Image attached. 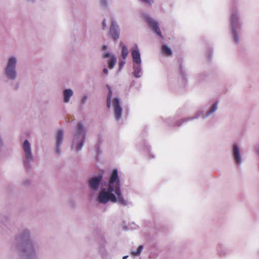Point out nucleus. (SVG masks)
I'll use <instances>...</instances> for the list:
<instances>
[{
  "label": "nucleus",
  "mask_w": 259,
  "mask_h": 259,
  "mask_svg": "<svg viewBox=\"0 0 259 259\" xmlns=\"http://www.w3.org/2000/svg\"><path fill=\"white\" fill-rule=\"evenodd\" d=\"M145 20L148 22L150 27L154 30L155 32L158 35L161 36V34L160 29L158 28V24L156 22L153 20L152 19L150 18L147 15H144L143 16Z\"/></svg>",
  "instance_id": "13"
},
{
  "label": "nucleus",
  "mask_w": 259,
  "mask_h": 259,
  "mask_svg": "<svg viewBox=\"0 0 259 259\" xmlns=\"http://www.w3.org/2000/svg\"><path fill=\"white\" fill-rule=\"evenodd\" d=\"M133 74L136 78H140L142 76L143 72L141 64H133Z\"/></svg>",
  "instance_id": "15"
},
{
  "label": "nucleus",
  "mask_w": 259,
  "mask_h": 259,
  "mask_svg": "<svg viewBox=\"0 0 259 259\" xmlns=\"http://www.w3.org/2000/svg\"><path fill=\"white\" fill-rule=\"evenodd\" d=\"M64 132L62 130H58L56 135L55 151L56 153L60 154L61 152V146L63 143Z\"/></svg>",
  "instance_id": "10"
},
{
  "label": "nucleus",
  "mask_w": 259,
  "mask_h": 259,
  "mask_svg": "<svg viewBox=\"0 0 259 259\" xmlns=\"http://www.w3.org/2000/svg\"><path fill=\"white\" fill-rule=\"evenodd\" d=\"M127 257H128V256L127 255H125V256H124L123 257V259H126Z\"/></svg>",
  "instance_id": "26"
},
{
  "label": "nucleus",
  "mask_w": 259,
  "mask_h": 259,
  "mask_svg": "<svg viewBox=\"0 0 259 259\" xmlns=\"http://www.w3.org/2000/svg\"><path fill=\"white\" fill-rule=\"evenodd\" d=\"M112 106L116 119L117 120H119L121 117L122 109L120 106L119 100L117 98H114L113 100Z\"/></svg>",
  "instance_id": "9"
},
{
  "label": "nucleus",
  "mask_w": 259,
  "mask_h": 259,
  "mask_svg": "<svg viewBox=\"0 0 259 259\" xmlns=\"http://www.w3.org/2000/svg\"><path fill=\"white\" fill-rule=\"evenodd\" d=\"M131 55L133 64H142L141 54L137 45H134L131 48Z\"/></svg>",
  "instance_id": "8"
},
{
  "label": "nucleus",
  "mask_w": 259,
  "mask_h": 259,
  "mask_svg": "<svg viewBox=\"0 0 259 259\" xmlns=\"http://www.w3.org/2000/svg\"><path fill=\"white\" fill-rule=\"evenodd\" d=\"M107 49V46H104L102 47V50L104 51L102 53V57L104 58H108L109 60L108 61V68L110 69H113L117 62V59L115 57V56L109 52L106 51Z\"/></svg>",
  "instance_id": "6"
},
{
  "label": "nucleus",
  "mask_w": 259,
  "mask_h": 259,
  "mask_svg": "<svg viewBox=\"0 0 259 259\" xmlns=\"http://www.w3.org/2000/svg\"><path fill=\"white\" fill-rule=\"evenodd\" d=\"M85 136V131L83 125L79 123L77 125L72 139L71 148L76 152L80 150L83 146Z\"/></svg>",
  "instance_id": "5"
},
{
  "label": "nucleus",
  "mask_w": 259,
  "mask_h": 259,
  "mask_svg": "<svg viewBox=\"0 0 259 259\" xmlns=\"http://www.w3.org/2000/svg\"><path fill=\"white\" fill-rule=\"evenodd\" d=\"M143 249V245H140L136 250H133L131 252V254L134 256H139L140 255Z\"/></svg>",
  "instance_id": "18"
},
{
  "label": "nucleus",
  "mask_w": 259,
  "mask_h": 259,
  "mask_svg": "<svg viewBox=\"0 0 259 259\" xmlns=\"http://www.w3.org/2000/svg\"><path fill=\"white\" fill-rule=\"evenodd\" d=\"M218 109V103H215L213 104L210 107V109L206 113V115L205 116H203V118H205L214 112Z\"/></svg>",
  "instance_id": "16"
},
{
  "label": "nucleus",
  "mask_w": 259,
  "mask_h": 259,
  "mask_svg": "<svg viewBox=\"0 0 259 259\" xmlns=\"http://www.w3.org/2000/svg\"><path fill=\"white\" fill-rule=\"evenodd\" d=\"M125 62L124 60H119L118 62V70L120 71L124 65Z\"/></svg>",
  "instance_id": "21"
},
{
  "label": "nucleus",
  "mask_w": 259,
  "mask_h": 259,
  "mask_svg": "<svg viewBox=\"0 0 259 259\" xmlns=\"http://www.w3.org/2000/svg\"><path fill=\"white\" fill-rule=\"evenodd\" d=\"M162 53L165 56H170L172 54V51L167 46H163L162 48Z\"/></svg>",
  "instance_id": "17"
},
{
  "label": "nucleus",
  "mask_w": 259,
  "mask_h": 259,
  "mask_svg": "<svg viewBox=\"0 0 259 259\" xmlns=\"http://www.w3.org/2000/svg\"><path fill=\"white\" fill-rule=\"evenodd\" d=\"M242 26V21L239 12L237 11H233L230 19V27L233 40L236 44L240 41V32Z\"/></svg>",
  "instance_id": "3"
},
{
  "label": "nucleus",
  "mask_w": 259,
  "mask_h": 259,
  "mask_svg": "<svg viewBox=\"0 0 259 259\" xmlns=\"http://www.w3.org/2000/svg\"><path fill=\"white\" fill-rule=\"evenodd\" d=\"M18 62V57L15 55L9 57L4 68V75L9 80L13 81L17 77V66Z\"/></svg>",
  "instance_id": "4"
},
{
  "label": "nucleus",
  "mask_w": 259,
  "mask_h": 259,
  "mask_svg": "<svg viewBox=\"0 0 259 259\" xmlns=\"http://www.w3.org/2000/svg\"><path fill=\"white\" fill-rule=\"evenodd\" d=\"M30 237V232L27 230L23 231L21 235V239L25 242L20 254V259H37L36 250Z\"/></svg>",
  "instance_id": "2"
},
{
  "label": "nucleus",
  "mask_w": 259,
  "mask_h": 259,
  "mask_svg": "<svg viewBox=\"0 0 259 259\" xmlns=\"http://www.w3.org/2000/svg\"><path fill=\"white\" fill-rule=\"evenodd\" d=\"M101 3L103 6H105L107 4L108 0H101Z\"/></svg>",
  "instance_id": "22"
},
{
  "label": "nucleus",
  "mask_w": 259,
  "mask_h": 259,
  "mask_svg": "<svg viewBox=\"0 0 259 259\" xmlns=\"http://www.w3.org/2000/svg\"><path fill=\"white\" fill-rule=\"evenodd\" d=\"M103 177L97 175L91 177L88 181L89 189L92 192H97L95 200L100 204L109 202L125 204L120 189V180L117 169H114L108 180L102 183Z\"/></svg>",
  "instance_id": "1"
},
{
  "label": "nucleus",
  "mask_w": 259,
  "mask_h": 259,
  "mask_svg": "<svg viewBox=\"0 0 259 259\" xmlns=\"http://www.w3.org/2000/svg\"><path fill=\"white\" fill-rule=\"evenodd\" d=\"M23 150L25 156L26 163H29L33 160V157L32 153L30 143L28 140H25L23 144Z\"/></svg>",
  "instance_id": "7"
},
{
  "label": "nucleus",
  "mask_w": 259,
  "mask_h": 259,
  "mask_svg": "<svg viewBox=\"0 0 259 259\" xmlns=\"http://www.w3.org/2000/svg\"><path fill=\"white\" fill-rule=\"evenodd\" d=\"M102 25H103V28L106 27L107 26V24L106 23V21L105 20H104L102 22Z\"/></svg>",
  "instance_id": "24"
},
{
  "label": "nucleus",
  "mask_w": 259,
  "mask_h": 259,
  "mask_svg": "<svg viewBox=\"0 0 259 259\" xmlns=\"http://www.w3.org/2000/svg\"><path fill=\"white\" fill-rule=\"evenodd\" d=\"M108 89L109 90V93H108V97H107V104L108 107L109 108V107H110V105H111L110 99L111 97L112 92H111V89L109 87H108Z\"/></svg>",
  "instance_id": "20"
},
{
  "label": "nucleus",
  "mask_w": 259,
  "mask_h": 259,
  "mask_svg": "<svg viewBox=\"0 0 259 259\" xmlns=\"http://www.w3.org/2000/svg\"><path fill=\"white\" fill-rule=\"evenodd\" d=\"M74 95L73 91L69 88L65 89L62 91V99L64 103H68Z\"/></svg>",
  "instance_id": "11"
},
{
  "label": "nucleus",
  "mask_w": 259,
  "mask_h": 259,
  "mask_svg": "<svg viewBox=\"0 0 259 259\" xmlns=\"http://www.w3.org/2000/svg\"><path fill=\"white\" fill-rule=\"evenodd\" d=\"M141 1L145 2L147 4H151L153 2V0H141Z\"/></svg>",
  "instance_id": "23"
},
{
  "label": "nucleus",
  "mask_w": 259,
  "mask_h": 259,
  "mask_svg": "<svg viewBox=\"0 0 259 259\" xmlns=\"http://www.w3.org/2000/svg\"><path fill=\"white\" fill-rule=\"evenodd\" d=\"M110 33L112 37L116 40L118 38L119 36V29L117 25L113 22L110 29Z\"/></svg>",
  "instance_id": "14"
},
{
  "label": "nucleus",
  "mask_w": 259,
  "mask_h": 259,
  "mask_svg": "<svg viewBox=\"0 0 259 259\" xmlns=\"http://www.w3.org/2000/svg\"><path fill=\"white\" fill-rule=\"evenodd\" d=\"M103 72L104 74H108V69L107 68H104L103 70Z\"/></svg>",
  "instance_id": "25"
},
{
  "label": "nucleus",
  "mask_w": 259,
  "mask_h": 259,
  "mask_svg": "<svg viewBox=\"0 0 259 259\" xmlns=\"http://www.w3.org/2000/svg\"><path fill=\"white\" fill-rule=\"evenodd\" d=\"M128 55V50L126 46H122L121 56L123 59H125Z\"/></svg>",
  "instance_id": "19"
},
{
  "label": "nucleus",
  "mask_w": 259,
  "mask_h": 259,
  "mask_svg": "<svg viewBox=\"0 0 259 259\" xmlns=\"http://www.w3.org/2000/svg\"><path fill=\"white\" fill-rule=\"evenodd\" d=\"M233 156L236 163L240 164L242 162V157L240 154V150L237 144L233 146Z\"/></svg>",
  "instance_id": "12"
}]
</instances>
